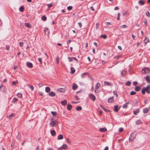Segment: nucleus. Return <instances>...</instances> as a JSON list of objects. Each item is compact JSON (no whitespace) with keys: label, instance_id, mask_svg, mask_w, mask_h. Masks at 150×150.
Listing matches in <instances>:
<instances>
[{"label":"nucleus","instance_id":"1","mask_svg":"<svg viewBox=\"0 0 150 150\" xmlns=\"http://www.w3.org/2000/svg\"><path fill=\"white\" fill-rule=\"evenodd\" d=\"M136 132L134 131L132 133L129 137V142H132L134 139L136 137Z\"/></svg>","mask_w":150,"mask_h":150},{"label":"nucleus","instance_id":"2","mask_svg":"<svg viewBox=\"0 0 150 150\" xmlns=\"http://www.w3.org/2000/svg\"><path fill=\"white\" fill-rule=\"evenodd\" d=\"M50 120L51 121L50 123L51 125L53 127H55L56 125L58 123V122L56 120H53L52 118H51Z\"/></svg>","mask_w":150,"mask_h":150},{"label":"nucleus","instance_id":"3","mask_svg":"<svg viewBox=\"0 0 150 150\" xmlns=\"http://www.w3.org/2000/svg\"><path fill=\"white\" fill-rule=\"evenodd\" d=\"M142 72L143 73L149 74L150 73V70L147 68H144L142 70Z\"/></svg>","mask_w":150,"mask_h":150},{"label":"nucleus","instance_id":"4","mask_svg":"<svg viewBox=\"0 0 150 150\" xmlns=\"http://www.w3.org/2000/svg\"><path fill=\"white\" fill-rule=\"evenodd\" d=\"M121 106H119L118 105H116L114 106V111L115 112H118V111L119 110Z\"/></svg>","mask_w":150,"mask_h":150},{"label":"nucleus","instance_id":"5","mask_svg":"<svg viewBox=\"0 0 150 150\" xmlns=\"http://www.w3.org/2000/svg\"><path fill=\"white\" fill-rule=\"evenodd\" d=\"M145 90L146 92L148 93H150V86L149 85L147 86L146 88H145Z\"/></svg>","mask_w":150,"mask_h":150},{"label":"nucleus","instance_id":"6","mask_svg":"<svg viewBox=\"0 0 150 150\" xmlns=\"http://www.w3.org/2000/svg\"><path fill=\"white\" fill-rule=\"evenodd\" d=\"M100 105L101 108L103 109L104 110V111H105V112H110V111L109 110H108L106 108H105L103 106L101 105Z\"/></svg>","mask_w":150,"mask_h":150},{"label":"nucleus","instance_id":"7","mask_svg":"<svg viewBox=\"0 0 150 150\" xmlns=\"http://www.w3.org/2000/svg\"><path fill=\"white\" fill-rule=\"evenodd\" d=\"M89 98L91 100L94 101L95 100L96 97L93 94H91L89 96Z\"/></svg>","mask_w":150,"mask_h":150},{"label":"nucleus","instance_id":"8","mask_svg":"<svg viewBox=\"0 0 150 150\" xmlns=\"http://www.w3.org/2000/svg\"><path fill=\"white\" fill-rule=\"evenodd\" d=\"M135 123L137 125H140L142 123V122L141 120H138L136 121Z\"/></svg>","mask_w":150,"mask_h":150},{"label":"nucleus","instance_id":"9","mask_svg":"<svg viewBox=\"0 0 150 150\" xmlns=\"http://www.w3.org/2000/svg\"><path fill=\"white\" fill-rule=\"evenodd\" d=\"M149 111V108H144L143 110V112L144 113H147Z\"/></svg>","mask_w":150,"mask_h":150},{"label":"nucleus","instance_id":"10","mask_svg":"<svg viewBox=\"0 0 150 150\" xmlns=\"http://www.w3.org/2000/svg\"><path fill=\"white\" fill-rule=\"evenodd\" d=\"M109 103H112L114 101V100L113 98V97L109 98L108 100Z\"/></svg>","mask_w":150,"mask_h":150},{"label":"nucleus","instance_id":"11","mask_svg":"<svg viewBox=\"0 0 150 150\" xmlns=\"http://www.w3.org/2000/svg\"><path fill=\"white\" fill-rule=\"evenodd\" d=\"M5 87L3 85H1L0 87V90L2 92H4L5 90Z\"/></svg>","mask_w":150,"mask_h":150},{"label":"nucleus","instance_id":"12","mask_svg":"<svg viewBox=\"0 0 150 150\" xmlns=\"http://www.w3.org/2000/svg\"><path fill=\"white\" fill-rule=\"evenodd\" d=\"M99 131L100 132H104L107 131V129L105 128H101L99 129Z\"/></svg>","mask_w":150,"mask_h":150},{"label":"nucleus","instance_id":"13","mask_svg":"<svg viewBox=\"0 0 150 150\" xmlns=\"http://www.w3.org/2000/svg\"><path fill=\"white\" fill-rule=\"evenodd\" d=\"M139 112V109H137L133 111V113L135 115H137V113Z\"/></svg>","mask_w":150,"mask_h":150},{"label":"nucleus","instance_id":"14","mask_svg":"<svg viewBox=\"0 0 150 150\" xmlns=\"http://www.w3.org/2000/svg\"><path fill=\"white\" fill-rule=\"evenodd\" d=\"M49 95L50 96L53 97L55 96V93L53 91H51L49 93Z\"/></svg>","mask_w":150,"mask_h":150},{"label":"nucleus","instance_id":"15","mask_svg":"<svg viewBox=\"0 0 150 150\" xmlns=\"http://www.w3.org/2000/svg\"><path fill=\"white\" fill-rule=\"evenodd\" d=\"M27 66L28 67L31 68L33 67V64L30 62H28L26 64Z\"/></svg>","mask_w":150,"mask_h":150},{"label":"nucleus","instance_id":"16","mask_svg":"<svg viewBox=\"0 0 150 150\" xmlns=\"http://www.w3.org/2000/svg\"><path fill=\"white\" fill-rule=\"evenodd\" d=\"M146 80L148 82L150 83V76H147L145 77Z\"/></svg>","mask_w":150,"mask_h":150},{"label":"nucleus","instance_id":"17","mask_svg":"<svg viewBox=\"0 0 150 150\" xmlns=\"http://www.w3.org/2000/svg\"><path fill=\"white\" fill-rule=\"evenodd\" d=\"M78 86L75 83H74L73 84L72 86V89L74 90H76Z\"/></svg>","mask_w":150,"mask_h":150},{"label":"nucleus","instance_id":"18","mask_svg":"<svg viewBox=\"0 0 150 150\" xmlns=\"http://www.w3.org/2000/svg\"><path fill=\"white\" fill-rule=\"evenodd\" d=\"M50 133L51 135L52 136H55L56 135V133L55 130H52L50 131Z\"/></svg>","mask_w":150,"mask_h":150},{"label":"nucleus","instance_id":"19","mask_svg":"<svg viewBox=\"0 0 150 150\" xmlns=\"http://www.w3.org/2000/svg\"><path fill=\"white\" fill-rule=\"evenodd\" d=\"M100 84L99 83H97L95 86V89H97L99 87H100Z\"/></svg>","mask_w":150,"mask_h":150},{"label":"nucleus","instance_id":"20","mask_svg":"<svg viewBox=\"0 0 150 150\" xmlns=\"http://www.w3.org/2000/svg\"><path fill=\"white\" fill-rule=\"evenodd\" d=\"M135 91H139L140 90V87L139 86H137L134 89Z\"/></svg>","mask_w":150,"mask_h":150},{"label":"nucleus","instance_id":"21","mask_svg":"<svg viewBox=\"0 0 150 150\" xmlns=\"http://www.w3.org/2000/svg\"><path fill=\"white\" fill-rule=\"evenodd\" d=\"M72 106L69 104H68L67 106V109L69 110H70L72 108Z\"/></svg>","mask_w":150,"mask_h":150},{"label":"nucleus","instance_id":"22","mask_svg":"<svg viewBox=\"0 0 150 150\" xmlns=\"http://www.w3.org/2000/svg\"><path fill=\"white\" fill-rule=\"evenodd\" d=\"M25 26L28 27V28H31V26L30 24L28 23H25Z\"/></svg>","mask_w":150,"mask_h":150},{"label":"nucleus","instance_id":"23","mask_svg":"<svg viewBox=\"0 0 150 150\" xmlns=\"http://www.w3.org/2000/svg\"><path fill=\"white\" fill-rule=\"evenodd\" d=\"M45 91L49 93L50 91V88L49 87H46L45 88Z\"/></svg>","mask_w":150,"mask_h":150},{"label":"nucleus","instance_id":"24","mask_svg":"<svg viewBox=\"0 0 150 150\" xmlns=\"http://www.w3.org/2000/svg\"><path fill=\"white\" fill-rule=\"evenodd\" d=\"M63 138V137L62 135L60 134L58 136V139L60 140V139H62Z\"/></svg>","mask_w":150,"mask_h":150},{"label":"nucleus","instance_id":"25","mask_svg":"<svg viewBox=\"0 0 150 150\" xmlns=\"http://www.w3.org/2000/svg\"><path fill=\"white\" fill-rule=\"evenodd\" d=\"M71 73L72 74H73L74 73L75 71V70L74 69V68L73 67H71Z\"/></svg>","mask_w":150,"mask_h":150},{"label":"nucleus","instance_id":"26","mask_svg":"<svg viewBox=\"0 0 150 150\" xmlns=\"http://www.w3.org/2000/svg\"><path fill=\"white\" fill-rule=\"evenodd\" d=\"M67 144H63L62 146V147L63 149H66L67 148Z\"/></svg>","mask_w":150,"mask_h":150},{"label":"nucleus","instance_id":"27","mask_svg":"<svg viewBox=\"0 0 150 150\" xmlns=\"http://www.w3.org/2000/svg\"><path fill=\"white\" fill-rule=\"evenodd\" d=\"M14 115V114L13 113L11 114L10 115H7V117L8 118H10V119L12 118Z\"/></svg>","mask_w":150,"mask_h":150},{"label":"nucleus","instance_id":"28","mask_svg":"<svg viewBox=\"0 0 150 150\" xmlns=\"http://www.w3.org/2000/svg\"><path fill=\"white\" fill-rule=\"evenodd\" d=\"M82 108L81 106H79L77 107L76 108V109L77 111H80L82 110Z\"/></svg>","mask_w":150,"mask_h":150},{"label":"nucleus","instance_id":"29","mask_svg":"<svg viewBox=\"0 0 150 150\" xmlns=\"http://www.w3.org/2000/svg\"><path fill=\"white\" fill-rule=\"evenodd\" d=\"M57 91L60 92H63L64 91V90L63 88H61L58 89Z\"/></svg>","mask_w":150,"mask_h":150},{"label":"nucleus","instance_id":"30","mask_svg":"<svg viewBox=\"0 0 150 150\" xmlns=\"http://www.w3.org/2000/svg\"><path fill=\"white\" fill-rule=\"evenodd\" d=\"M146 90H145V88L144 87L142 89V94H145V93Z\"/></svg>","mask_w":150,"mask_h":150},{"label":"nucleus","instance_id":"31","mask_svg":"<svg viewBox=\"0 0 150 150\" xmlns=\"http://www.w3.org/2000/svg\"><path fill=\"white\" fill-rule=\"evenodd\" d=\"M139 4L140 5H143L144 4V2L142 0H140L139 1Z\"/></svg>","mask_w":150,"mask_h":150},{"label":"nucleus","instance_id":"32","mask_svg":"<svg viewBox=\"0 0 150 150\" xmlns=\"http://www.w3.org/2000/svg\"><path fill=\"white\" fill-rule=\"evenodd\" d=\"M104 84L105 85L108 86H111L112 85V84L111 83L106 81L104 82Z\"/></svg>","mask_w":150,"mask_h":150},{"label":"nucleus","instance_id":"33","mask_svg":"<svg viewBox=\"0 0 150 150\" xmlns=\"http://www.w3.org/2000/svg\"><path fill=\"white\" fill-rule=\"evenodd\" d=\"M19 10L21 12H23L24 11V7L23 6H21L19 8Z\"/></svg>","mask_w":150,"mask_h":150},{"label":"nucleus","instance_id":"34","mask_svg":"<svg viewBox=\"0 0 150 150\" xmlns=\"http://www.w3.org/2000/svg\"><path fill=\"white\" fill-rule=\"evenodd\" d=\"M87 74H88V73L87 72H86L82 74L81 75V77L82 78H83L84 77V76Z\"/></svg>","mask_w":150,"mask_h":150},{"label":"nucleus","instance_id":"35","mask_svg":"<svg viewBox=\"0 0 150 150\" xmlns=\"http://www.w3.org/2000/svg\"><path fill=\"white\" fill-rule=\"evenodd\" d=\"M42 19L43 21H45L47 19V18L45 16H43L42 17Z\"/></svg>","mask_w":150,"mask_h":150},{"label":"nucleus","instance_id":"36","mask_svg":"<svg viewBox=\"0 0 150 150\" xmlns=\"http://www.w3.org/2000/svg\"><path fill=\"white\" fill-rule=\"evenodd\" d=\"M51 114L54 116H55L57 115V112L54 111H52L51 112Z\"/></svg>","mask_w":150,"mask_h":150},{"label":"nucleus","instance_id":"37","mask_svg":"<svg viewBox=\"0 0 150 150\" xmlns=\"http://www.w3.org/2000/svg\"><path fill=\"white\" fill-rule=\"evenodd\" d=\"M144 41L145 44H146L149 41V40L148 39H147V38L146 37L144 39Z\"/></svg>","mask_w":150,"mask_h":150},{"label":"nucleus","instance_id":"38","mask_svg":"<svg viewBox=\"0 0 150 150\" xmlns=\"http://www.w3.org/2000/svg\"><path fill=\"white\" fill-rule=\"evenodd\" d=\"M131 84V83L130 81H127L126 83V84L127 86H129Z\"/></svg>","mask_w":150,"mask_h":150},{"label":"nucleus","instance_id":"39","mask_svg":"<svg viewBox=\"0 0 150 150\" xmlns=\"http://www.w3.org/2000/svg\"><path fill=\"white\" fill-rule=\"evenodd\" d=\"M130 94L131 95H135L136 94V92L134 91H132L130 93Z\"/></svg>","mask_w":150,"mask_h":150},{"label":"nucleus","instance_id":"40","mask_svg":"<svg viewBox=\"0 0 150 150\" xmlns=\"http://www.w3.org/2000/svg\"><path fill=\"white\" fill-rule=\"evenodd\" d=\"M57 63V64H59V58L58 56H57L56 59Z\"/></svg>","mask_w":150,"mask_h":150},{"label":"nucleus","instance_id":"41","mask_svg":"<svg viewBox=\"0 0 150 150\" xmlns=\"http://www.w3.org/2000/svg\"><path fill=\"white\" fill-rule=\"evenodd\" d=\"M126 71H125L123 70L121 72V74L122 76H123V75H125L126 74Z\"/></svg>","mask_w":150,"mask_h":150},{"label":"nucleus","instance_id":"42","mask_svg":"<svg viewBox=\"0 0 150 150\" xmlns=\"http://www.w3.org/2000/svg\"><path fill=\"white\" fill-rule=\"evenodd\" d=\"M120 27L121 28H127V26L125 25H121V26H120Z\"/></svg>","mask_w":150,"mask_h":150},{"label":"nucleus","instance_id":"43","mask_svg":"<svg viewBox=\"0 0 150 150\" xmlns=\"http://www.w3.org/2000/svg\"><path fill=\"white\" fill-rule=\"evenodd\" d=\"M72 6H69L67 7V9L69 11L71 10L72 9Z\"/></svg>","mask_w":150,"mask_h":150},{"label":"nucleus","instance_id":"44","mask_svg":"<svg viewBox=\"0 0 150 150\" xmlns=\"http://www.w3.org/2000/svg\"><path fill=\"white\" fill-rule=\"evenodd\" d=\"M17 96L18 97L21 98L22 97V94L21 93H18L17 95Z\"/></svg>","mask_w":150,"mask_h":150},{"label":"nucleus","instance_id":"45","mask_svg":"<svg viewBox=\"0 0 150 150\" xmlns=\"http://www.w3.org/2000/svg\"><path fill=\"white\" fill-rule=\"evenodd\" d=\"M18 83V81H13L12 82V84L13 85H14Z\"/></svg>","mask_w":150,"mask_h":150},{"label":"nucleus","instance_id":"46","mask_svg":"<svg viewBox=\"0 0 150 150\" xmlns=\"http://www.w3.org/2000/svg\"><path fill=\"white\" fill-rule=\"evenodd\" d=\"M18 99L16 98H13V99L12 100V102L13 103H14L17 101Z\"/></svg>","mask_w":150,"mask_h":150},{"label":"nucleus","instance_id":"47","mask_svg":"<svg viewBox=\"0 0 150 150\" xmlns=\"http://www.w3.org/2000/svg\"><path fill=\"white\" fill-rule=\"evenodd\" d=\"M67 101L66 100H64L61 101V103H67Z\"/></svg>","mask_w":150,"mask_h":150},{"label":"nucleus","instance_id":"48","mask_svg":"<svg viewBox=\"0 0 150 150\" xmlns=\"http://www.w3.org/2000/svg\"><path fill=\"white\" fill-rule=\"evenodd\" d=\"M123 131V129L121 127L119 129V132H122Z\"/></svg>","mask_w":150,"mask_h":150},{"label":"nucleus","instance_id":"49","mask_svg":"<svg viewBox=\"0 0 150 150\" xmlns=\"http://www.w3.org/2000/svg\"><path fill=\"white\" fill-rule=\"evenodd\" d=\"M146 15L148 17H149L150 14L149 11H147L146 13Z\"/></svg>","mask_w":150,"mask_h":150},{"label":"nucleus","instance_id":"50","mask_svg":"<svg viewBox=\"0 0 150 150\" xmlns=\"http://www.w3.org/2000/svg\"><path fill=\"white\" fill-rule=\"evenodd\" d=\"M101 37L103 38L104 39H106L107 38V36L105 35H103L101 36Z\"/></svg>","mask_w":150,"mask_h":150},{"label":"nucleus","instance_id":"51","mask_svg":"<svg viewBox=\"0 0 150 150\" xmlns=\"http://www.w3.org/2000/svg\"><path fill=\"white\" fill-rule=\"evenodd\" d=\"M137 84V81H134L133 83V85L134 86H136Z\"/></svg>","mask_w":150,"mask_h":150},{"label":"nucleus","instance_id":"52","mask_svg":"<svg viewBox=\"0 0 150 150\" xmlns=\"http://www.w3.org/2000/svg\"><path fill=\"white\" fill-rule=\"evenodd\" d=\"M38 61L40 62V64H42V59L40 58H39L38 59Z\"/></svg>","mask_w":150,"mask_h":150},{"label":"nucleus","instance_id":"53","mask_svg":"<svg viewBox=\"0 0 150 150\" xmlns=\"http://www.w3.org/2000/svg\"><path fill=\"white\" fill-rule=\"evenodd\" d=\"M68 59H69V61L70 62L72 60V59H73L72 58V57H68Z\"/></svg>","mask_w":150,"mask_h":150},{"label":"nucleus","instance_id":"54","mask_svg":"<svg viewBox=\"0 0 150 150\" xmlns=\"http://www.w3.org/2000/svg\"><path fill=\"white\" fill-rule=\"evenodd\" d=\"M144 23L145 25L146 26H147V21L146 20H145L144 21Z\"/></svg>","mask_w":150,"mask_h":150},{"label":"nucleus","instance_id":"55","mask_svg":"<svg viewBox=\"0 0 150 150\" xmlns=\"http://www.w3.org/2000/svg\"><path fill=\"white\" fill-rule=\"evenodd\" d=\"M29 87L32 91L33 90V87L32 86H29Z\"/></svg>","mask_w":150,"mask_h":150},{"label":"nucleus","instance_id":"56","mask_svg":"<svg viewBox=\"0 0 150 150\" xmlns=\"http://www.w3.org/2000/svg\"><path fill=\"white\" fill-rule=\"evenodd\" d=\"M47 5L49 8L51 7L52 6V4H48Z\"/></svg>","mask_w":150,"mask_h":150},{"label":"nucleus","instance_id":"57","mask_svg":"<svg viewBox=\"0 0 150 150\" xmlns=\"http://www.w3.org/2000/svg\"><path fill=\"white\" fill-rule=\"evenodd\" d=\"M128 107L127 105L126 104H124L123 106V108H127Z\"/></svg>","mask_w":150,"mask_h":150},{"label":"nucleus","instance_id":"58","mask_svg":"<svg viewBox=\"0 0 150 150\" xmlns=\"http://www.w3.org/2000/svg\"><path fill=\"white\" fill-rule=\"evenodd\" d=\"M99 24L98 23H96V28L97 29L98 28V26Z\"/></svg>","mask_w":150,"mask_h":150},{"label":"nucleus","instance_id":"59","mask_svg":"<svg viewBox=\"0 0 150 150\" xmlns=\"http://www.w3.org/2000/svg\"><path fill=\"white\" fill-rule=\"evenodd\" d=\"M148 101V100L147 99H145L144 100V103H147Z\"/></svg>","mask_w":150,"mask_h":150},{"label":"nucleus","instance_id":"60","mask_svg":"<svg viewBox=\"0 0 150 150\" xmlns=\"http://www.w3.org/2000/svg\"><path fill=\"white\" fill-rule=\"evenodd\" d=\"M78 24L79 26H80V28H81L82 26V24L81 22H79L78 23Z\"/></svg>","mask_w":150,"mask_h":150},{"label":"nucleus","instance_id":"61","mask_svg":"<svg viewBox=\"0 0 150 150\" xmlns=\"http://www.w3.org/2000/svg\"><path fill=\"white\" fill-rule=\"evenodd\" d=\"M39 94L40 95V96H42L43 95V93L42 92H40L39 93Z\"/></svg>","mask_w":150,"mask_h":150},{"label":"nucleus","instance_id":"62","mask_svg":"<svg viewBox=\"0 0 150 150\" xmlns=\"http://www.w3.org/2000/svg\"><path fill=\"white\" fill-rule=\"evenodd\" d=\"M23 42L19 43L21 47H22L23 45Z\"/></svg>","mask_w":150,"mask_h":150},{"label":"nucleus","instance_id":"63","mask_svg":"<svg viewBox=\"0 0 150 150\" xmlns=\"http://www.w3.org/2000/svg\"><path fill=\"white\" fill-rule=\"evenodd\" d=\"M71 42V40H69L67 42V43L68 44H69Z\"/></svg>","mask_w":150,"mask_h":150},{"label":"nucleus","instance_id":"64","mask_svg":"<svg viewBox=\"0 0 150 150\" xmlns=\"http://www.w3.org/2000/svg\"><path fill=\"white\" fill-rule=\"evenodd\" d=\"M118 47L121 50H122V48L121 46H118Z\"/></svg>","mask_w":150,"mask_h":150}]
</instances>
